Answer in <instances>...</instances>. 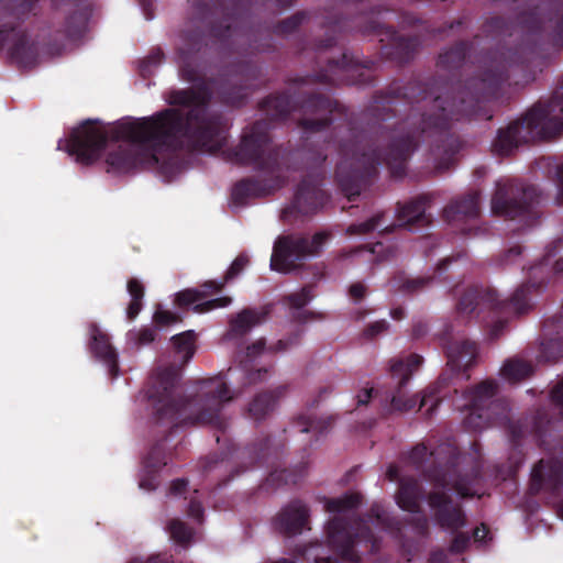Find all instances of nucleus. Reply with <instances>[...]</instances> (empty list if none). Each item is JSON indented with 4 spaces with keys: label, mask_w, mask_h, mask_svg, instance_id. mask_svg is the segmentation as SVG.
Returning <instances> with one entry per match:
<instances>
[{
    "label": "nucleus",
    "mask_w": 563,
    "mask_h": 563,
    "mask_svg": "<svg viewBox=\"0 0 563 563\" xmlns=\"http://www.w3.org/2000/svg\"><path fill=\"white\" fill-rule=\"evenodd\" d=\"M243 0H233L230 8L224 0H217L218 21L209 20L211 9L207 3H198L205 30L184 31L185 48L178 51V66L181 79L192 87L172 90L166 100L173 106L152 115L126 117L104 125L97 120H86L75 128L68 139V153L82 165L93 164L109 141H124L106 157L107 172L121 175L137 168H159L166 176L180 169V152L216 153L228 139L225 118L209 109L213 90L220 103L242 107L249 95L257 89L261 68L252 62L235 65L228 74L216 79H206L196 64V53L203 44L206 34L223 41L230 36L231 27L238 20Z\"/></svg>",
    "instance_id": "obj_1"
},
{
    "label": "nucleus",
    "mask_w": 563,
    "mask_h": 563,
    "mask_svg": "<svg viewBox=\"0 0 563 563\" xmlns=\"http://www.w3.org/2000/svg\"><path fill=\"white\" fill-rule=\"evenodd\" d=\"M179 379L176 365L158 368L151 376L145 393L156 420L172 422L173 427L211 426L219 443L228 428L222 409L232 399L229 387L218 377L206 378L198 383L195 396L185 397L178 393Z\"/></svg>",
    "instance_id": "obj_2"
},
{
    "label": "nucleus",
    "mask_w": 563,
    "mask_h": 563,
    "mask_svg": "<svg viewBox=\"0 0 563 563\" xmlns=\"http://www.w3.org/2000/svg\"><path fill=\"white\" fill-rule=\"evenodd\" d=\"M224 158L240 166H252L267 174V178L246 177L239 180L232 189V200L244 205L249 198H262L274 194L288 183L286 172L292 169L289 164L291 152L283 145L272 146L268 124L254 122L241 136L236 146L223 151Z\"/></svg>",
    "instance_id": "obj_3"
},
{
    "label": "nucleus",
    "mask_w": 563,
    "mask_h": 563,
    "mask_svg": "<svg viewBox=\"0 0 563 563\" xmlns=\"http://www.w3.org/2000/svg\"><path fill=\"white\" fill-rule=\"evenodd\" d=\"M324 509L338 514L325 526L327 543H310L302 554L314 563H338V559L345 563H360L361 552L376 553L379 550V540L373 533L367 520L346 514L358 507L362 500L360 493H346L335 498H323Z\"/></svg>",
    "instance_id": "obj_4"
},
{
    "label": "nucleus",
    "mask_w": 563,
    "mask_h": 563,
    "mask_svg": "<svg viewBox=\"0 0 563 563\" xmlns=\"http://www.w3.org/2000/svg\"><path fill=\"white\" fill-rule=\"evenodd\" d=\"M563 132V82L547 101L537 102L527 113L499 129L493 142L496 154L509 155L520 144L559 136Z\"/></svg>",
    "instance_id": "obj_5"
},
{
    "label": "nucleus",
    "mask_w": 563,
    "mask_h": 563,
    "mask_svg": "<svg viewBox=\"0 0 563 563\" xmlns=\"http://www.w3.org/2000/svg\"><path fill=\"white\" fill-rule=\"evenodd\" d=\"M405 461L417 470L422 471L423 476L435 488H452L462 498L474 497L477 492L482 472L477 463L462 473L460 471V454L455 448L449 444L439 445L435 450L428 452L423 443L415 445L406 454Z\"/></svg>",
    "instance_id": "obj_6"
},
{
    "label": "nucleus",
    "mask_w": 563,
    "mask_h": 563,
    "mask_svg": "<svg viewBox=\"0 0 563 563\" xmlns=\"http://www.w3.org/2000/svg\"><path fill=\"white\" fill-rule=\"evenodd\" d=\"M323 26L327 29V37L316 44L317 49L332 47L336 44L335 34L353 27H360V31L366 35L374 34L380 36L382 55L398 65H405L411 62L421 46L419 36L400 35L393 26H387L373 16L368 18L364 25H361L360 22L355 20L352 21L346 16L331 14L325 18Z\"/></svg>",
    "instance_id": "obj_7"
},
{
    "label": "nucleus",
    "mask_w": 563,
    "mask_h": 563,
    "mask_svg": "<svg viewBox=\"0 0 563 563\" xmlns=\"http://www.w3.org/2000/svg\"><path fill=\"white\" fill-rule=\"evenodd\" d=\"M38 8V0H0V51L12 42L9 55L22 68L36 64L38 48L29 34L18 26L31 15H35Z\"/></svg>",
    "instance_id": "obj_8"
},
{
    "label": "nucleus",
    "mask_w": 563,
    "mask_h": 563,
    "mask_svg": "<svg viewBox=\"0 0 563 563\" xmlns=\"http://www.w3.org/2000/svg\"><path fill=\"white\" fill-rule=\"evenodd\" d=\"M544 286V282L529 280L520 285L514 294L500 299L495 289L488 287H468L460 297L456 310L460 314H476L488 310L496 316L522 314L531 309V295Z\"/></svg>",
    "instance_id": "obj_9"
},
{
    "label": "nucleus",
    "mask_w": 563,
    "mask_h": 563,
    "mask_svg": "<svg viewBox=\"0 0 563 563\" xmlns=\"http://www.w3.org/2000/svg\"><path fill=\"white\" fill-rule=\"evenodd\" d=\"M423 363V357L412 353L406 358H396L390 362V384L379 389L366 388L360 393L357 405H367L372 400L379 402V415L386 417L395 411H409L415 408V397L406 398L405 388L416 369Z\"/></svg>",
    "instance_id": "obj_10"
},
{
    "label": "nucleus",
    "mask_w": 563,
    "mask_h": 563,
    "mask_svg": "<svg viewBox=\"0 0 563 563\" xmlns=\"http://www.w3.org/2000/svg\"><path fill=\"white\" fill-rule=\"evenodd\" d=\"M539 203L540 191L536 186L516 179L499 180L492 197V212L531 227L540 218Z\"/></svg>",
    "instance_id": "obj_11"
},
{
    "label": "nucleus",
    "mask_w": 563,
    "mask_h": 563,
    "mask_svg": "<svg viewBox=\"0 0 563 563\" xmlns=\"http://www.w3.org/2000/svg\"><path fill=\"white\" fill-rule=\"evenodd\" d=\"M325 161L327 154L323 152L313 155L316 168L301 179L292 201L282 210L280 219L284 222L292 223L301 217L312 216L328 202L329 195L321 189L324 179L322 165Z\"/></svg>",
    "instance_id": "obj_12"
},
{
    "label": "nucleus",
    "mask_w": 563,
    "mask_h": 563,
    "mask_svg": "<svg viewBox=\"0 0 563 563\" xmlns=\"http://www.w3.org/2000/svg\"><path fill=\"white\" fill-rule=\"evenodd\" d=\"M328 238L327 232H317L311 239L300 233L279 235L273 246L271 268L283 274L298 269L303 261L320 252Z\"/></svg>",
    "instance_id": "obj_13"
},
{
    "label": "nucleus",
    "mask_w": 563,
    "mask_h": 563,
    "mask_svg": "<svg viewBox=\"0 0 563 563\" xmlns=\"http://www.w3.org/2000/svg\"><path fill=\"white\" fill-rule=\"evenodd\" d=\"M499 385L488 378L466 391L470 401V413L464 419V426L479 431L503 417H506L507 405L496 398Z\"/></svg>",
    "instance_id": "obj_14"
},
{
    "label": "nucleus",
    "mask_w": 563,
    "mask_h": 563,
    "mask_svg": "<svg viewBox=\"0 0 563 563\" xmlns=\"http://www.w3.org/2000/svg\"><path fill=\"white\" fill-rule=\"evenodd\" d=\"M428 504L433 510L437 525L454 533L449 551L451 554H461L470 545L471 537L459 532L466 526V516L460 504L453 503L451 496L444 490H433L428 495Z\"/></svg>",
    "instance_id": "obj_15"
},
{
    "label": "nucleus",
    "mask_w": 563,
    "mask_h": 563,
    "mask_svg": "<svg viewBox=\"0 0 563 563\" xmlns=\"http://www.w3.org/2000/svg\"><path fill=\"white\" fill-rule=\"evenodd\" d=\"M529 489L532 495L545 492L556 497L563 496V445L558 453L533 465Z\"/></svg>",
    "instance_id": "obj_16"
},
{
    "label": "nucleus",
    "mask_w": 563,
    "mask_h": 563,
    "mask_svg": "<svg viewBox=\"0 0 563 563\" xmlns=\"http://www.w3.org/2000/svg\"><path fill=\"white\" fill-rule=\"evenodd\" d=\"M227 280L223 278L221 282L208 280L201 285V289L188 288L176 294L175 303L180 308H187L191 305L192 311L197 313H205L217 308L228 307L232 299L229 296H223L199 302L212 292H219L225 286Z\"/></svg>",
    "instance_id": "obj_17"
},
{
    "label": "nucleus",
    "mask_w": 563,
    "mask_h": 563,
    "mask_svg": "<svg viewBox=\"0 0 563 563\" xmlns=\"http://www.w3.org/2000/svg\"><path fill=\"white\" fill-rule=\"evenodd\" d=\"M309 507L300 499H294L284 506L275 516L273 526L276 531L285 537L301 534L310 529Z\"/></svg>",
    "instance_id": "obj_18"
},
{
    "label": "nucleus",
    "mask_w": 563,
    "mask_h": 563,
    "mask_svg": "<svg viewBox=\"0 0 563 563\" xmlns=\"http://www.w3.org/2000/svg\"><path fill=\"white\" fill-rule=\"evenodd\" d=\"M449 329L440 335L441 345L448 357V365L455 372L466 371L478 357V345L468 339L449 340Z\"/></svg>",
    "instance_id": "obj_19"
},
{
    "label": "nucleus",
    "mask_w": 563,
    "mask_h": 563,
    "mask_svg": "<svg viewBox=\"0 0 563 563\" xmlns=\"http://www.w3.org/2000/svg\"><path fill=\"white\" fill-rule=\"evenodd\" d=\"M268 452H269V438H263L258 441L249 444L244 448H233L232 452H230V455H234L238 459H241L243 461V466L236 467L234 471H231L230 476L225 477L224 479H221L218 483V487L225 486L234 476L239 475L240 473L246 471L249 467L252 466H268Z\"/></svg>",
    "instance_id": "obj_20"
},
{
    "label": "nucleus",
    "mask_w": 563,
    "mask_h": 563,
    "mask_svg": "<svg viewBox=\"0 0 563 563\" xmlns=\"http://www.w3.org/2000/svg\"><path fill=\"white\" fill-rule=\"evenodd\" d=\"M481 192L472 191L452 200L443 209V218L450 224L476 220L481 212Z\"/></svg>",
    "instance_id": "obj_21"
},
{
    "label": "nucleus",
    "mask_w": 563,
    "mask_h": 563,
    "mask_svg": "<svg viewBox=\"0 0 563 563\" xmlns=\"http://www.w3.org/2000/svg\"><path fill=\"white\" fill-rule=\"evenodd\" d=\"M376 62L366 59L361 62L358 57L343 53V85L371 86L375 81L374 69Z\"/></svg>",
    "instance_id": "obj_22"
},
{
    "label": "nucleus",
    "mask_w": 563,
    "mask_h": 563,
    "mask_svg": "<svg viewBox=\"0 0 563 563\" xmlns=\"http://www.w3.org/2000/svg\"><path fill=\"white\" fill-rule=\"evenodd\" d=\"M89 349L92 355L101 361L112 378L119 374L118 353L111 345L109 336L97 324L90 325Z\"/></svg>",
    "instance_id": "obj_23"
},
{
    "label": "nucleus",
    "mask_w": 563,
    "mask_h": 563,
    "mask_svg": "<svg viewBox=\"0 0 563 563\" xmlns=\"http://www.w3.org/2000/svg\"><path fill=\"white\" fill-rule=\"evenodd\" d=\"M430 203V197L428 195H420L404 203H397V217L402 222V225L408 229L415 227L422 228L430 224V216L426 213V210Z\"/></svg>",
    "instance_id": "obj_24"
},
{
    "label": "nucleus",
    "mask_w": 563,
    "mask_h": 563,
    "mask_svg": "<svg viewBox=\"0 0 563 563\" xmlns=\"http://www.w3.org/2000/svg\"><path fill=\"white\" fill-rule=\"evenodd\" d=\"M288 391V385H279L274 389L256 394L250 401L247 413L254 421L265 420L277 407L280 398Z\"/></svg>",
    "instance_id": "obj_25"
},
{
    "label": "nucleus",
    "mask_w": 563,
    "mask_h": 563,
    "mask_svg": "<svg viewBox=\"0 0 563 563\" xmlns=\"http://www.w3.org/2000/svg\"><path fill=\"white\" fill-rule=\"evenodd\" d=\"M66 4L71 7L69 15L66 18L63 29L58 30L62 38H79L86 30L90 8L84 0H66Z\"/></svg>",
    "instance_id": "obj_26"
},
{
    "label": "nucleus",
    "mask_w": 563,
    "mask_h": 563,
    "mask_svg": "<svg viewBox=\"0 0 563 563\" xmlns=\"http://www.w3.org/2000/svg\"><path fill=\"white\" fill-rule=\"evenodd\" d=\"M478 37V35H475L471 41H457L452 46L441 52L437 62L438 67L450 73L459 70L465 60L471 58V51Z\"/></svg>",
    "instance_id": "obj_27"
},
{
    "label": "nucleus",
    "mask_w": 563,
    "mask_h": 563,
    "mask_svg": "<svg viewBox=\"0 0 563 563\" xmlns=\"http://www.w3.org/2000/svg\"><path fill=\"white\" fill-rule=\"evenodd\" d=\"M271 312L268 307L261 309L244 308L230 320L229 336L242 338L254 327L266 320Z\"/></svg>",
    "instance_id": "obj_28"
},
{
    "label": "nucleus",
    "mask_w": 563,
    "mask_h": 563,
    "mask_svg": "<svg viewBox=\"0 0 563 563\" xmlns=\"http://www.w3.org/2000/svg\"><path fill=\"white\" fill-rule=\"evenodd\" d=\"M421 487L416 478H404L399 482L397 505L411 514L420 512Z\"/></svg>",
    "instance_id": "obj_29"
},
{
    "label": "nucleus",
    "mask_w": 563,
    "mask_h": 563,
    "mask_svg": "<svg viewBox=\"0 0 563 563\" xmlns=\"http://www.w3.org/2000/svg\"><path fill=\"white\" fill-rule=\"evenodd\" d=\"M434 276L409 278L405 273L399 272L394 275L389 283L393 288L412 295L423 290L432 284Z\"/></svg>",
    "instance_id": "obj_30"
},
{
    "label": "nucleus",
    "mask_w": 563,
    "mask_h": 563,
    "mask_svg": "<svg viewBox=\"0 0 563 563\" xmlns=\"http://www.w3.org/2000/svg\"><path fill=\"white\" fill-rule=\"evenodd\" d=\"M534 372L530 362L520 358H510L505 362L500 369V374L509 382H520L530 377Z\"/></svg>",
    "instance_id": "obj_31"
},
{
    "label": "nucleus",
    "mask_w": 563,
    "mask_h": 563,
    "mask_svg": "<svg viewBox=\"0 0 563 563\" xmlns=\"http://www.w3.org/2000/svg\"><path fill=\"white\" fill-rule=\"evenodd\" d=\"M126 289L131 296V301L126 307V318L129 320H134L143 308L145 288L137 278L132 277L126 283Z\"/></svg>",
    "instance_id": "obj_32"
},
{
    "label": "nucleus",
    "mask_w": 563,
    "mask_h": 563,
    "mask_svg": "<svg viewBox=\"0 0 563 563\" xmlns=\"http://www.w3.org/2000/svg\"><path fill=\"white\" fill-rule=\"evenodd\" d=\"M195 341L196 333L192 330L178 333L172 338V343L176 353L181 355L183 366L192 358L196 352Z\"/></svg>",
    "instance_id": "obj_33"
},
{
    "label": "nucleus",
    "mask_w": 563,
    "mask_h": 563,
    "mask_svg": "<svg viewBox=\"0 0 563 563\" xmlns=\"http://www.w3.org/2000/svg\"><path fill=\"white\" fill-rule=\"evenodd\" d=\"M384 218H385L384 212L376 213L375 216H373L372 218L367 219L364 222L350 224L346 228L345 233L347 235H362V234H368L378 228H382V230L385 232H391L394 230L395 225H387V224L384 225L385 224Z\"/></svg>",
    "instance_id": "obj_34"
},
{
    "label": "nucleus",
    "mask_w": 563,
    "mask_h": 563,
    "mask_svg": "<svg viewBox=\"0 0 563 563\" xmlns=\"http://www.w3.org/2000/svg\"><path fill=\"white\" fill-rule=\"evenodd\" d=\"M332 418H317L307 415H300L294 420V426L301 433L316 432L318 434L323 433L332 426Z\"/></svg>",
    "instance_id": "obj_35"
},
{
    "label": "nucleus",
    "mask_w": 563,
    "mask_h": 563,
    "mask_svg": "<svg viewBox=\"0 0 563 563\" xmlns=\"http://www.w3.org/2000/svg\"><path fill=\"white\" fill-rule=\"evenodd\" d=\"M551 424H552V422L549 419L547 413L538 412L533 417L532 431H533V434H534L538 445L544 451L550 450L549 441H548V432L551 429Z\"/></svg>",
    "instance_id": "obj_36"
},
{
    "label": "nucleus",
    "mask_w": 563,
    "mask_h": 563,
    "mask_svg": "<svg viewBox=\"0 0 563 563\" xmlns=\"http://www.w3.org/2000/svg\"><path fill=\"white\" fill-rule=\"evenodd\" d=\"M539 362L555 363L563 358V338L550 339L541 343Z\"/></svg>",
    "instance_id": "obj_37"
},
{
    "label": "nucleus",
    "mask_w": 563,
    "mask_h": 563,
    "mask_svg": "<svg viewBox=\"0 0 563 563\" xmlns=\"http://www.w3.org/2000/svg\"><path fill=\"white\" fill-rule=\"evenodd\" d=\"M368 518L374 519V522L384 530H400L398 521L390 517L385 508L380 505L374 504L368 512Z\"/></svg>",
    "instance_id": "obj_38"
},
{
    "label": "nucleus",
    "mask_w": 563,
    "mask_h": 563,
    "mask_svg": "<svg viewBox=\"0 0 563 563\" xmlns=\"http://www.w3.org/2000/svg\"><path fill=\"white\" fill-rule=\"evenodd\" d=\"M303 329L297 328L291 331L285 339H280L274 344H271L267 347V351L272 354L287 352L294 347H297L301 343Z\"/></svg>",
    "instance_id": "obj_39"
},
{
    "label": "nucleus",
    "mask_w": 563,
    "mask_h": 563,
    "mask_svg": "<svg viewBox=\"0 0 563 563\" xmlns=\"http://www.w3.org/2000/svg\"><path fill=\"white\" fill-rule=\"evenodd\" d=\"M168 531L172 539L181 545H187L194 536V530L186 522L179 519L170 520Z\"/></svg>",
    "instance_id": "obj_40"
},
{
    "label": "nucleus",
    "mask_w": 563,
    "mask_h": 563,
    "mask_svg": "<svg viewBox=\"0 0 563 563\" xmlns=\"http://www.w3.org/2000/svg\"><path fill=\"white\" fill-rule=\"evenodd\" d=\"M165 465H167V454L165 452L164 441H162L151 448L145 459V466L154 472H158Z\"/></svg>",
    "instance_id": "obj_41"
},
{
    "label": "nucleus",
    "mask_w": 563,
    "mask_h": 563,
    "mask_svg": "<svg viewBox=\"0 0 563 563\" xmlns=\"http://www.w3.org/2000/svg\"><path fill=\"white\" fill-rule=\"evenodd\" d=\"M306 19H307L306 12H302V11L296 12L291 16L279 21L275 25L274 32L278 35H289V34L296 32L299 29V26L302 25V23L305 22Z\"/></svg>",
    "instance_id": "obj_42"
},
{
    "label": "nucleus",
    "mask_w": 563,
    "mask_h": 563,
    "mask_svg": "<svg viewBox=\"0 0 563 563\" xmlns=\"http://www.w3.org/2000/svg\"><path fill=\"white\" fill-rule=\"evenodd\" d=\"M313 286L306 285L299 291L289 294L284 297V302L290 308L299 310L307 306L313 298Z\"/></svg>",
    "instance_id": "obj_43"
},
{
    "label": "nucleus",
    "mask_w": 563,
    "mask_h": 563,
    "mask_svg": "<svg viewBox=\"0 0 563 563\" xmlns=\"http://www.w3.org/2000/svg\"><path fill=\"white\" fill-rule=\"evenodd\" d=\"M364 250L368 251L372 255H374L376 262L389 260V258L394 257L395 253H396V249L393 245L386 246L382 242H376V243L372 244L371 246L365 245V246L356 247L351 251L350 255H354Z\"/></svg>",
    "instance_id": "obj_44"
},
{
    "label": "nucleus",
    "mask_w": 563,
    "mask_h": 563,
    "mask_svg": "<svg viewBox=\"0 0 563 563\" xmlns=\"http://www.w3.org/2000/svg\"><path fill=\"white\" fill-rule=\"evenodd\" d=\"M299 475L288 468L274 470L266 478L265 485L278 487L280 485L296 484Z\"/></svg>",
    "instance_id": "obj_45"
},
{
    "label": "nucleus",
    "mask_w": 563,
    "mask_h": 563,
    "mask_svg": "<svg viewBox=\"0 0 563 563\" xmlns=\"http://www.w3.org/2000/svg\"><path fill=\"white\" fill-rule=\"evenodd\" d=\"M155 338V329L151 327H143L140 330H131L128 332V340L135 347L147 345L154 342Z\"/></svg>",
    "instance_id": "obj_46"
},
{
    "label": "nucleus",
    "mask_w": 563,
    "mask_h": 563,
    "mask_svg": "<svg viewBox=\"0 0 563 563\" xmlns=\"http://www.w3.org/2000/svg\"><path fill=\"white\" fill-rule=\"evenodd\" d=\"M522 252L523 247L521 245H514L508 250L496 255L494 262L498 267H508L510 265L519 263Z\"/></svg>",
    "instance_id": "obj_47"
},
{
    "label": "nucleus",
    "mask_w": 563,
    "mask_h": 563,
    "mask_svg": "<svg viewBox=\"0 0 563 563\" xmlns=\"http://www.w3.org/2000/svg\"><path fill=\"white\" fill-rule=\"evenodd\" d=\"M228 455L219 456L218 454H213L207 456L201 461V470L203 474H209L213 471L228 470L229 464L227 462Z\"/></svg>",
    "instance_id": "obj_48"
},
{
    "label": "nucleus",
    "mask_w": 563,
    "mask_h": 563,
    "mask_svg": "<svg viewBox=\"0 0 563 563\" xmlns=\"http://www.w3.org/2000/svg\"><path fill=\"white\" fill-rule=\"evenodd\" d=\"M181 321V317L175 312L158 308L153 314V322L158 328L168 327Z\"/></svg>",
    "instance_id": "obj_49"
},
{
    "label": "nucleus",
    "mask_w": 563,
    "mask_h": 563,
    "mask_svg": "<svg viewBox=\"0 0 563 563\" xmlns=\"http://www.w3.org/2000/svg\"><path fill=\"white\" fill-rule=\"evenodd\" d=\"M416 515L409 519L408 523L412 527L416 534L428 537L430 532L429 519L421 511Z\"/></svg>",
    "instance_id": "obj_50"
},
{
    "label": "nucleus",
    "mask_w": 563,
    "mask_h": 563,
    "mask_svg": "<svg viewBox=\"0 0 563 563\" xmlns=\"http://www.w3.org/2000/svg\"><path fill=\"white\" fill-rule=\"evenodd\" d=\"M438 391L435 388H429L424 391L423 396L420 399L419 409H422L428 406L426 413L428 416H432L435 411L437 407L440 404V398L438 397Z\"/></svg>",
    "instance_id": "obj_51"
},
{
    "label": "nucleus",
    "mask_w": 563,
    "mask_h": 563,
    "mask_svg": "<svg viewBox=\"0 0 563 563\" xmlns=\"http://www.w3.org/2000/svg\"><path fill=\"white\" fill-rule=\"evenodd\" d=\"M249 264V257L245 254H240L235 257V260L231 263L230 267L228 268L224 279L228 282L235 278L239 274L242 273V271L245 268V266Z\"/></svg>",
    "instance_id": "obj_52"
},
{
    "label": "nucleus",
    "mask_w": 563,
    "mask_h": 563,
    "mask_svg": "<svg viewBox=\"0 0 563 563\" xmlns=\"http://www.w3.org/2000/svg\"><path fill=\"white\" fill-rule=\"evenodd\" d=\"M389 328V323L385 320H377L375 322L368 323L363 330V336L366 340H374L382 333H385Z\"/></svg>",
    "instance_id": "obj_53"
},
{
    "label": "nucleus",
    "mask_w": 563,
    "mask_h": 563,
    "mask_svg": "<svg viewBox=\"0 0 563 563\" xmlns=\"http://www.w3.org/2000/svg\"><path fill=\"white\" fill-rule=\"evenodd\" d=\"M268 377V369L265 367L257 369H249L244 372V386L256 385L263 383Z\"/></svg>",
    "instance_id": "obj_54"
},
{
    "label": "nucleus",
    "mask_w": 563,
    "mask_h": 563,
    "mask_svg": "<svg viewBox=\"0 0 563 563\" xmlns=\"http://www.w3.org/2000/svg\"><path fill=\"white\" fill-rule=\"evenodd\" d=\"M164 52L159 48H153L151 53L141 62L142 71L148 70L151 67L158 66L164 60Z\"/></svg>",
    "instance_id": "obj_55"
},
{
    "label": "nucleus",
    "mask_w": 563,
    "mask_h": 563,
    "mask_svg": "<svg viewBox=\"0 0 563 563\" xmlns=\"http://www.w3.org/2000/svg\"><path fill=\"white\" fill-rule=\"evenodd\" d=\"M205 509L197 497H191L187 507V516L195 519L198 523L203 521Z\"/></svg>",
    "instance_id": "obj_56"
},
{
    "label": "nucleus",
    "mask_w": 563,
    "mask_h": 563,
    "mask_svg": "<svg viewBox=\"0 0 563 563\" xmlns=\"http://www.w3.org/2000/svg\"><path fill=\"white\" fill-rule=\"evenodd\" d=\"M525 428L523 424L520 421L517 422H510L508 426V433L511 444L517 448L520 445L521 440L525 435Z\"/></svg>",
    "instance_id": "obj_57"
},
{
    "label": "nucleus",
    "mask_w": 563,
    "mask_h": 563,
    "mask_svg": "<svg viewBox=\"0 0 563 563\" xmlns=\"http://www.w3.org/2000/svg\"><path fill=\"white\" fill-rule=\"evenodd\" d=\"M266 350V340L261 338L246 347L247 357H256Z\"/></svg>",
    "instance_id": "obj_58"
},
{
    "label": "nucleus",
    "mask_w": 563,
    "mask_h": 563,
    "mask_svg": "<svg viewBox=\"0 0 563 563\" xmlns=\"http://www.w3.org/2000/svg\"><path fill=\"white\" fill-rule=\"evenodd\" d=\"M156 473L157 472H154L153 470L148 468L147 476L140 481V487L142 489H146L148 492L154 490L157 487V485H158L157 474Z\"/></svg>",
    "instance_id": "obj_59"
},
{
    "label": "nucleus",
    "mask_w": 563,
    "mask_h": 563,
    "mask_svg": "<svg viewBox=\"0 0 563 563\" xmlns=\"http://www.w3.org/2000/svg\"><path fill=\"white\" fill-rule=\"evenodd\" d=\"M188 484H189V482L186 478L174 479L169 486V495L180 496V495L185 494L187 490Z\"/></svg>",
    "instance_id": "obj_60"
},
{
    "label": "nucleus",
    "mask_w": 563,
    "mask_h": 563,
    "mask_svg": "<svg viewBox=\"0 0 563 563\" xmlns=\"http://www.w3.org/2000/svg\"><path fill=\"white\" fill-rule=\"evenodd\" d=\"M551 400L561 407L560 415L563 419V379L552 388Z\"/></svg>",
    "instance_id": "obj_61"
},
{
    "label": "nucleus",
    "mask_w": 563,
    "mask_h": 563,
    "mask_svg": "<svg viewBox=\"0 0 563 563\" xmlns=\"http://www.w3.org/2000/svg\"><path fill=\"white\" fill-rule=\"evenodd\" d=\"M506 325H507V320H504V319L496 320L489 330V339L497 340L503 334Z\"/></svg>",
    "instance_id": "obj_62"
},
{
    "label": "nucleus",
    "mask_w": 563,
    "mask_h": 563,
    "mask_svg": "<svg viewBox=\"0 0 563 563\" xmlns=\"http://www.w3.org/2000/svg\"><path fill=\"white\" fill-rule=\"evenodd\" d=\"M558 205H563V163L556 167Z\"/></svg>",
    "instance_id": "obj_63"
},
{
    "label": "nucleus",
    "mask_w": 563,
    "mask_h": 563,
    "mask_svg": "<svg viewBox=\"0 0 563 563\" xmlns=\"http://www.w3.org/2000/svg\"><path fill=\"white\" fill-rule=\"evenodd\" d=\"M366 287L362 283H354L349 288V295L355 300H362L365 296Z\"/></svg>",
    "instance_id": "obj_64"
}]
</instances>
